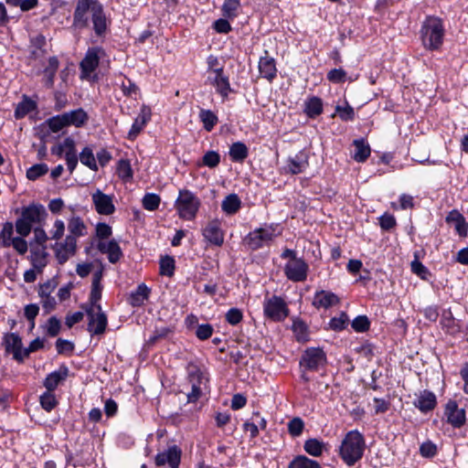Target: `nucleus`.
<instances>
[{
  "label": "nucleus",
  "instance_id": "1",
  "mask_svg": "<svg viewBox=\"0 0 468 468\" xmlns=\"http://www.w3.org/2000/svg\"><path fill=\"white\" fill-rule=\"evenodd\" d=\"M89 13L91 15L95 35L103 37L107 32L108 24L103 5L99 0H77L71 27L77 30L87 28L90 25Z\"/></svg>",
  "mask_w": 468,
  "mask_h": 468
},
{
  "label": "nucleus",
  "instance_id": "2",
  "mask_svg": "<svg viewBox=\"0 0 468 468\" xmlns=\"http://www.w3.org/2000/svg\"><path fill=\"white\" fill-rule=\"evenodd\" d=\"M419 34L425 50L430 52L441 50L446 34L443 19L437 16H426Z\"/></svg>",
  "mask_w": 468,
  "mask_h": 468
},
{
  "label": "nucleus",
  "instance_id": "3",
  "mask_svg": "<svg viewBox=\"0 0 468 468\" xmlns=\"http://www.w3.org/2000/svg\"><path fill=\"white\" fill-rule=\"evenodd\" d=\"M366 450V440L358 430H352L346 433L338 449V456L343 463L352 467L358 463Z\"/></svg>",
  "mask_w": 468,
  "mask_h": 468
},
{
  "label": "nucleus",
  "instance_id": "4",
  "mask_svg": "<svg viewBox=\"0 0 468 468\" xmlns=\"http://www.w3.org/2000/svg\"><path fill=\"white\" fill-rule=\"evenodd\" d=\"M47 217L48 212L40 203L33 202L28 206L22 207L20 217L15 223L16 233L22 237H27L33 229V225H42Z\"/></svg>",
  "mask_w": 468,
  "mask_h": 468
},
{
  "label": "nucleus",
  "instance_id": "5",
  "mask_svg": "<svg viewBox=\"0 0 468 468\" xmlns=\"http://www.w3.org/2000/svg\"><path fill=\"white\" fill-rule=\"evenodd\" d=\"M282 233V228L279 223H265L264 227L250 231L244 237L243 243L249 250L255 251L264 246H270Z\"/></svg>",
  "mask_w": 468,
  "mask_h": 468
},
{
  "label": "nucleus",
  "instance_id": "6",
  "mask_svg": "<svg viewBox=\"0 0 468 468\" xmlns=\"http://www.w3.org/2000/svg\"><path fill=\"white\" fill-rule=\"evenodd\" d=\"M201 206L200 199L188 189H180L175 201L178 217L184 220H194Z\"/></svg>",
  "mask_w": 468,
  "mask_h": 468
},
{
  "label": "nucleus",
  "instance_id": "7",
  "mask_svg": "<svg viewBox=\"0 0 468 468\" xmlns=\"http://www.w3.org/2000/svg\"><path fill=\"white\" fill-rule=\"evenodd\" d=\"M327 356L322 347H307L299 359V368L311 372L325 371Z\"/></svg>",
  "mask_w": 468,
  "mask_h": 468
},
{
  "label": "nucleus",
  "instance_id": "8",
  "mask_svg": "<svg viewBox=\"0 0 468 468\" xmlns=\"http://www.w3.org/2000/svg\"><path fill=\"white\" fill-rule=\"evenodd\" d=\"M290 310L283 298L278 295L265 297L263 302V314L270 321L280 323L289 316Z\"/></svg>",
  "mask_w": 468,
  "mask_h": 468
},
{
  "label": "nucleus",
  "instance_id": "9",
  "mask_svg": "<svg viewBox=\"0 0 468 468\" xmlns=\"http://www.w3.org/2000/svg\"><path fill=\"white\" fill-rule=\"evenodd\" d=\"M106 55L102 47H91L86 51L83 59L80 63V79L88 80L90 74L99 67L101 57Z\"/></svg>",
  "mask_w": 468,
  "mask_h": 468
},
{
  "label": "nucleus",
  "instance_id": "10",
  "mask_svg": "<svg viewBox=\"0 0 468 468\" xmlns=\"http://www.w3.org/2000/svg\"><path fill=\"white\" fill-rule=\"evenodd\" d=\"M204 240L208 246L222 247L225 240V230L218 218L209 220L201 229Z\"/></svg>",
  "mask_w": 468,
  "mask_h": 468
},
{
  "label": "nucleus",
  "instance_id": "11",
  "mask_svg": "<svg viewBox=\"0 0 468 468\" xmlns=\"http://www.w3.org/2000/svg\"><path fill=\"white\" fill-rule=\"evenodd\" d=\"M285 277L292 282H305L308 276L309 265L303 258L287 261L283 268Z\"/></svg>",
  "mask_w": 468,
  "mask_h": 468
},
{
  "label": "nucleus",
  "instance_id": "12",
  "mask_svg": "<svg viewBox=\"0 0 468 468\" xmlns=\"http://www.w3.org/2000/svg\"><path fill=\"white\" fill-rule=\"evenodd\" d=\"M68 230L64 246L69 247L71 251L77 248V239L87 234V226L80 216H72L68 220Z\"/></svg>",
  "mask_w": 468,
  "mask_h": 468
},
{
  "label": "nucleus",
  "instance_id": "13",
  "mask_svg": "<svg viewBox=\"0 0 468 468\" xmlns=\"http://www.w3.org/2000/svg\"><path fill=\"white\" fill-rule=\"evenodd\" d=\"M182 451L180 447L174 444L164 452H160L154 458L156 466L168 465L169 468H178L181 463Z\"/></svg>",
  "mask_w": 468,
  "mask_h": 468
},
{
  "label": "nucleus",
  "instance_id": "14",
  "mask_svg": "<svg viewBox=\"0 0 468 468\" xmlns=\"http://www.w3.org/2000/svg\"><path fill=\"white\" fill-rule=\"evenodd\" d=\"M85 313L88 316L87 331L90 335H103L108 326L106 314H95L92 307H85Z\"/></svg>",
  "mask_w": 468,
  "mask_h": 468
},
{
  "label": "nucleus",
  "instance_id": "15",
  "mask_svg": "<svg viewBox=\"0 0 468 468\" xmlns=\"http://www.w3.org/2000/svg\"><path fill=\"white\" fill-rule=\"evenodd\" d=\"M92 203L96 212L100 215L110 216L115 212L112 196L107 195L97 189L91 195Z\"/></svg>",
  "mask_w": 468,
  "mask_h": 468
},
{
  "label": "nucleus",
  "instance_id": "16",
  "mask_svg": "<svg viewBox=\"0 0 468 468\" xmlns=\"http://www.w3.org/2000/svg\"><path fill=\"white\" fill-rule=\"evenodd\" d=\"M152 110L149 106L144 104L140 109V112L134 119L130 131L127 134V139L133 142L138 135L142 133L147 123L151 121Z\"/></svg>",
  "mask_w": 468,
  "mask_h": 468
},
{
  "label": "nucleus",
  "instance_id": "17",
  "mask_svg": "<svg viewBox=\"0 0 468 468\" xmlns=\"http://www.w3.org/2000/svg\"><path fill=\"white\" fill-rule=\"evenodd\" d=\"M444 415L447 418V422L453 428H461L465 424L466 411L464 409H460L453 399H449L446 403Z\"/></svg>",
  "mask_w": 468,
  "mask_h": 468
},
{
  "label": "nucleus",
  "instance_id": "18",
  "mask_svg": "<svg viewBox=\"0 0 468 468\" xmlns=\"http://www.w3.org/2000/svg\"><path fill=\"white\" fill-rule=\"evenodd\" d=\"M308 167V154L304 151H300L295 156L288 157L283 170L285 175L294 176L303 173Z\"/></svg>",
  "mask_w": 468,
  "mask_h": 468
},
{
  "label": "nucleus",
  "instance_id": "19",
  "mask_svg": "<svg viewBox=\"0 0 468 468\" xmlns=\"http://www.w3.org/2000/svg\"><path fill=\"white\" fill-rule=\"evenodd\" d=\"M258 69L261 76L269 82H272L277 77L278 69L276 60L270 56V52L267 49H265L263 55L260 57Z\"/></svg>",
  "mask_w": 468,
  "mask_h": 468
},
{
  "label": "nucleus",
  "instance_id": "20",
  "mask_svg": "<svg viewBox=\"0 0 468 468\" xmlns=\"http://www.w3.org/2000/svg\"><path fill=\"white\" fill-rule=\"evenodd\" d=\"M340 303L339 296L326 290H318L314 292V298L312 301V305L317 309H329L333 306H336Z\"/></svg>",
  "mask_w": 468,
  "mask_h": 468
},
{
  "label": "nucleus",
  "instance_id": "21",
  "mask_svg": "<svg viewBox=\"0 0 468 468\" xmlns=\"http://www.w3.org/2000/svg\"><path fill=\"white\" fill-rule=\"evenodd\" d=\"M30 245V255L27 257L32 267L41 274L48 265V253L47 251V246H36L33 242Z\"/></svg>",
  "mask_w": 468,
  "mask_h": 468
},
{
  "label": "nucleus",
  "instance_id": "22",
  "mask_svg": "<svg viewBox=\"0 0 468 468\" xmlns=\"http://www.w3.org/2000/svg\"><path fill=\"white\" fill-rule=\"evenodd\" d=\"M437 404L438 401L436 395L429 389L420 391L413 400L414 407L423 414L432 411L436 408Z\"/></svg>",
  "mask_w": 468,
  "mask_h": 468
},
{
  "label": "nucleus",
  "instance_id": "23",
  "mask_svg": "<svg viewBox=\"0 0 468 468\" xmlns=\"http://www.w3.org/2000/svg\"><path fill=\"white\" fill-rule=\"evenodd\" d=\"M69 373V367L65 364H61L58 370L47 375L43 381V386L47 390L54 392L58 385L67 379Z\"/></svg>",
  "mask_w": 468,
  "mask_h": 468
},
{
  "label": "nucleus",
  "instance_id": "24",
  "mask_svg": "<svg viewBox=\"0 0 468 468\" xmlns=\"http://www.w3.org/2000/svg\"><path fill=\"white\" fill-rule=\"evenodd\" d=\"M3 344L5 346V352L13 354V358L22 363V357L20 356V349H22V338L17 333H6L3 337Z\"/></svg>",
  "mask_w": 468,
  "mask_h": 468
},
{
  "label": "nucleus",
  "instance_id": "25",
  "mask_svg": "<svg viewBox=\"0 0 468 468\" xmlns=\"http://www.w3.org/2000/svg\"><path fill=\"white\" fill-rule=\"evenodd\" d=\"M186 380L190 385L202 386L208 381L197 362L189 361L186 366Z\"/></svg>",
  "mask_w": 468,
  "mask_h": 468
},
{
  "label": "nucleus",
  "instance_id": "26",
  "mask_svg": "<svg viewBox=\"0 0 468 468\" xmlns=\"http://www.w3.org/2000/svg\"><path fill=\"white\" fill-rule=\"evenodd\" d=\"M210 83L215 87L217 93H218L223 100L227 99L233 90L230 87L229 76L224 73L221 69H217V74L213 79H210Z\"/></svg>",
  "mask_w": 468,
  "mask_h": 468
},
{
  "label": "nucleus",
  "instance_id": "27",
  "mask_svg": "<svg viewBox=\"0 0 468 468\" xmlns=\"http://www.w3.org/2000/svg\"><path fill=\"white\" fill-rule=\"evenodd\" d=\"M97 249L101 253L107 254L109 261L112 264L117 263L123 256L122 250L115 239H111L107 244L100 241Z\"/></svg>",
  "mask_w": 468,
  "mask_h": 468
},
{
  "label": "nucleus",
  "instance_id": "28",
  "mask_svg": "<svg viewBox=\"0 0 468 468\" xmlns=\"http://www.w3.org/2000/svg\"><path fill=\"white\" fill-rule=\"evenodd\" d=\"M445 221L447 224H454V229L457 234L461 238H466L468 235V223L463 217L457 209H452L450 211L446 218Z\"/></svg>",
  "mask_w": 468,
  "mask_h": 468
},
{
  "label": "nucleus",
  "instance_id": "29",
  "mask_svg": "<svg viewBox=\"0 0 468 468\" xmlns=\"http://www.w3.org/2000/svg\"><path fill=\"white\" fill-rule=\"evenodd\" d=\"M151 289L145 283H140L136 289L129 294L128 303L133 307H141L148 301Z\"/></svg>",
  "mask_w": 468,
  "mask_h": 468
},
{
  "label": "nucleus",
  "instance_id": "30",
  "mask_svg": "<svg viewBox=\"0 0 468 468\" xmlns=\"http://www.w3.org/2000/svg\"><path fill=\"white\" fill-rule=\"evenodd\" d=\"M37 111V102L29 96L24 94L21 101L16 104L14 111L16 120H22L27 114Z\"/></svg>",
  "mask_w": 468,
  "mask_h": 468
},
{
  "label": "nucleus",
  "instance_id": "31",
  "mask_svg": "<svg viewBox=\"0 0 468 468\" xmlns=\"http://www.w3.org/2000/svg\"><path fill=\"white\" fill-rule=\"evenodd\" d=\"M441 324L445 333L450 335L455 336L462 332L460 322L454 318L451 309L443 310Z\"/></svg>",
  "mask_w": 468,
  "mask_h": 468
},
{
  "label": "nucleus",
  "instance_id": "32",
  "mask_svg": "<svg viewBox=\"0 0 468 468\" xmlns=\"http://www.w3.org/2000/svg\"><path fill=\"white\" fill-rule=\"evenodd\" d=\"M63 113L68 127L75 126L76 128H81L89 121V115L83 108H78Z\"/></svg>",
  "mask_w": 468,
  "mask_h": 468
},
{
  "label": "nucleus",
  "instance_id": "33",
  "mask_svg": "<svg viewBox=\"0 0 468 468\" xmlns=\"http://www.w3.org/2000/svg\"><path fill=\"white\" fill-rule=\"evenodd\" d=\"M324 112L323 100L318 96H310L304 101L303 112L309 119H316Z\"/></svg>",
  "mask_w": 468,
  "mask_h": 468
},
{
  "label": "nucleus",
  "instance_id": "34",
  "mask_svg": "<svg viewBox=\"0 0 468 468\" xmlns=\"http://www.w3.org/2000/svg\"><path fill=\"white\" fill-rule=\"evenodd\" d=\"M294 338L298 343L310 341V329L308 324L300 317H294L291 327Z\"/></svg>",
  "mask_w": 468,
  "mask_h": 468
},
{
  "label": "nucleus",
  "instance_id": "35",
  "mask_svg": "<svg viewBox=\"0 0 468 468\" xmlns=\"http://www.w3.org/2000/svg\"><path fill=\"white\" fill-rule=\"evenodd\" d=\"M48 66L43 70L42 82L47 89L54 87L56 73L59 67V61L56 56L48 58Z\"/></svg>",
  "mask_w": 468,
  "mask_h": 468
},
{
  "label": "nucleus",
  "instance_id": "36",
  "mask_svg": "<svg viewBox=\"0 0 468 468\" xmlns=\"http://www.w3.org/2000/svg\"><path fill=\"white\" fill-rule=\"evenodd\" d=\"M229 155L233 163L243 164L249 156V148L243 142H234L229 146Z\"/></svg>",
  "mask_w": 468,
  "mask_h": 468
},
{
  "label": "nucleus",
  "instance_id": "37",
  "mask_svg": "<svg viewBox=\"0 0 468 468\" xmlns=\"http://www.w3.org/2000/svg\"><path fill=\"white\" fill-rule=\"evenodd\" d=\"M353 145L355 146L353 159L357 163H365L371 154L369 144L364 138H360L354 140Z\"/></svg>",
  "mask_w": 468,
  "mask_h": 468
},
{
  "label": "nucleus",
  "instance_id": "38",
  "mask_svg": "<svg viewBox=\"0 0 468 468\" xmlns=\"http://www.w3.org/2000/svg\"><path fill=\"white\" fill-rule=\"evenodd\" d=\"M420 251L414 252V260L410 263V270L413 274L423 281H429L432 277L431 271L420 261Z\"/></svg>",
  "mask_w": 468,
  "mask_h": 468
},
{
  "label": "nucleus",
  "instance_id": "39",
  "mask_svg": "<svg viewBox=\"0 0 468 468\" xmlns=\"http://www.w3.org/2000/svg\"><path fill=\"white\" fill-rule=\"evenodd\" d=\"M241 207V200L235 193L228 195L221 203V209L227 215L236 214Z\"/></svg>",
  "mask_w": 468,
  "mask_h": 468
},
{
  "label": "nucleus",
  "instance_id": "40",
  "mask_svg": "<svg viewBox=\"0 0 468 468\" xmlns=\"http://www.w3.org/2000/svg\"><path fill=\"white\" fill-rule=\"evenodd\" d=\"M303 450L313 457H320L325 450V444L316 438H310L304 441Z\"/></svg>",
  "mask_w": 468,
  "mask_h": 468
},
{
  "label": "nucleus",
  "instance_id": "41",
  "mask_svg": "<svg viewBox=\"0 0 468 468\" xmlns=\"http://www.w3.org/2000/svg\"><path fill=\"white\" fill-rule=\"evenodd\" d=\"M287 468H323L319 462L305 455H296L288 464Z\"/></svg>",
  "mask_w": 468,
  "mask_h": 468
},
{
  "label": "nucleus",
  "instance_id": "42",
  "mask_svg": "<svg viewBox=\"0 0 468 468\" xmlns=\"http://www.w3.org/2000/svg\"><path fill=\"white\" fill-rule=\"evenodd\" d=\"M198 117L207 132H211L218 122L217 114L208 109H201Z\"/></svg>",
  "mask_w": 468,
  "mask_h": 468
},
{
  "label": "nucleus",
  "instance_id": "43",
  "mask_svg": "<svg viewBox=\"0 0 468 468\" xmlns=\"http://www.w3.org/2000/svg\"><path fill=\"white\" fill-rule=\"evenodd\" d=\"M240 6V0H224L221 14L226 18L234 19L238 16Z\"/></svg>",
  "mask_w": 468,
  "mask_h": 468
},
{
  "label": "nucleus",
  "instance_id": "44",
  "mask_svg": "<svg viewBox=\"0 0 468 468\" xmlns=\"http://www.w3.org/2000/svg\"><path fill=\"white\" fill-rule=\"evenodd\" d=\"M116 174L124 182H129L133 177V171L128 159H120L116 165Z\"/></svg>",
  "mask_w": 468,
  "mask_h": 468
},
{
  "label": "nucleus",
  "instance_id": "45",
  "mask_svg": "<svg viewBox=\"0 0 468 468\" xmlns=\"http://www.w3.org/2000/svg\"><path fill=\"white\" fill-rule=\"evenodd\" d=\"M176 261L174 257L165 255L161 257L159 261V274L162 276L172 277L175 274Z\"/></svg>",
  "mask_w": 468,
  "mask_h": 468
},
{
  "label": "nucleus",
  "instance_id": "46",
  "mask_svg": "<svg viewBox=\"0 0 468 468\" xmlns=\"http://www.w3.org/2000/svg\"><path fill=\"white\" fill-rule=\"evenodd\" d=\"M65 241L61 243H56L53 246V249L55 250V257L58 262V264L63 265L68 261L70 256H73L76 254L77 248L73 251L70 250L69 247L64 246Z\"/></svg>",
  "mask_w": 468,
  "mask_h": 468
},
{
  "label": "nucleus",
  "instance_id": "47",
  "mask_svg": "<svg viewBox=\"0 0 468 468\" xmlns=\"http://www.w3.org/2000/svg\"><path fill=\"white\" fill-rule=\"evenodd\" d=\"M80 163L92 171H98V165L92 149L85 146L79 154Z\"/></svg>",
  "mask_w": 468,
  "mask_h": 468
},
{
  "label": "nucleus",
  "instance_id": "48",
  "mask_svg": "<svg viewBox=\"0 0 468 468\" xmlns=\"http://www.w3.org/2000/svg\"><path fill=\"white\" fill-rule=\"evenodd\" d=\"M45 125H47L52 133H58L63 128L68 127L64 113L47 119L45 122L41 124V126Z\"/></svg>",
  "mask_w": 468,
  "mask_h": 468
},
{
  "label": "nucleus",
  "instance_id": "49",
  "mask_svg": "<svg viewBox=\"0 0 468 468\" xmlns=\"http://www.w3.org/2000/svg\"><path fill=\"white\" fill-rule=\"evenodd\" d=\"M67 146H69V151L65 153V161L67 165V168L70 174L74 172L78 165L79 156L77 153L76 145L72 146L69 142H67Z\"/></svg>",
  "mask_w": 468,
  "mask_h": 468
},
{
  "label": "nucleus",
  "instance_id": "50",
  "mask_svg": "<svg viewBox=\"0 0 468 468\" xmlns=\"http://www.w3.org/2000/svg\"><path fill=\"white\" fill-rule=\"evenodd\" d=\"M39 402L43 410L47 412L53 410L58 404L53 391L46 390L39 398Z\"/></svg>",
  "mask_w": 468,
  "mask_h": 468
},
{
  "label": "nucleus",
  "instance_id": "51",
  "mask_svg": "<svg viewBox=\"0 0 468 468\" xmlns=\"http://www.w3.org/2000/svg\"><path fill=\"white\" fill-rule=\"evenodd\" d=\"M14 224L10 221L4 223L0 232V245L3 248H9V243L14 239Z\"/></svg>",
  "mask_w": 468,
  "mask_h": 468
},
{
  "label": "nucleus",
  "instance_id": "52",
  "mask_svg": "<svg viewBox=\"0 0 468 468\" xmlns=\"http://www.w3.org/2000/svg\"><path fill=\"white\" fill-rule=\"evenodd\" d=\"M160 203V196L154 193H146L142 199L143 207L148 211L157 210Z\"/></svg>",
  "mask_w": 468,
  "mask_h": 468
},
{
  "label": "nucleus",
  "instance_id": "53",
  "mask_svg": "<svg viewBox=\"0 0 468 468\" xmlns=\"http://www.w3.org/2000/svg\"><path fill=\"white\" fill-rule=\"evenodd\" d=\"M48 172V166L45 163L36 164L27 170V178L35 181Z\"/></svg>",
  "mask_w": 468,
  "mask_h": 468
},
{
  "label": "nucleus",
  "instance_id": "54",
  "mask_svg": "<svg viewBox=\"0 0 468 468\" xmlns=\"http://www.w3.org/2000/svg\"><path fill=\"white\" fill-rule=\"evenodd\" d=\"M348 315L346 312H341L339 316L332 317L329 321V328L335 332L345 330L348 324Z\"/></svg>",
  "mask_w": 468,
  "mask_h": 468
},
{
  "label": "nucleus",
  "instance_id": "55",
  "mask_svg": "<svg viewBox=\"0 0 468 468\" xmlns=\"http://www.w3.org/2000/svg\"><path fill=\"white\" fill-rule=\"evenodd\" d=\"M335 111L343 122H353L356 119L355 110L347 101L346 106L336 105Z\"/></svg>",
  "mask_w": 468,
  "mask_h": 468
},
{
  "label": "nucleus",
  "instance_id": "56",
  "mask_svg": "<svg viewBox=\"0 0 468 468\" xmlns=\"http://www.w3.org/2000/svg\"><path fill=\"white\" fill-rule=\"evenodd\" d=\"M221 156L218 152L209 150L206 152L202 157L201 165L210 169L216 168L220 163Z\"/></svg>",
  "mask_w": 468,
  "mask_h": 468
},
{
  "label": "nucleus",
  "instance_id": "57",
  "mask_svg": "<svg viewBox=\"0 0 468 468\" xmlns=\"http://www.w3.org/2000/svg\"><path fill=\"white\" fill-rule=\"evenodd\" d=\"M61 330V322L60 320L53 315L49 317L45 325L46 335L49 337L57 336Z\"/></svg>",
  "mask_w": 468,
  "mask_h": 468
},
{
  "label": "nucleus",
  "instance_id": "58",
  "mask_svg": "<svg viewBox=\"0 0 468 468\" xmlns=\"http://www.w3.org/2000/svg\"><path fill=\"white\" fill-rule=\"evenodd\" d=\"M370 320L367 315H358L352 322L351 326L355 332L365 333L370 328Z\"/></svg>",
  "mask_w": 468,
  "mask_h": 468
},
{
  "label": "nucleus",
  "instance_id": "59",
  "mask_svg": "<svg viewBox=\"0 0 468 468\" xmlns=\"http://www.w3.org/2000/svg\"><path fill=\"white\" fill-rule=\"evenodd\" d=\"M288 432L292 437L300 436L304 429V422L300 417H294L288 422Z\"/></svg>",
  "mask_w": 468,
  "mask_h": 468
},
{
  "label": "nucleus",
  "instance_id": "60",
  "mask_svg": "<svg viewBox=\"0 0 468 468\" xmlns=\"http://www.w3.org/2000/svg\"><path fill=\"white\" fill-rule=\"evenodd\" d=\"M374 349H375L374 344L369 342L368 340H366L360 346H356L354 351L356 354L361 355L367 360H371L372 357L374 356Z\"/></svg>",
  "mask_w": 468,
  "mask_h": 468
},
{
  "label": "nucleus",
  "instance_id": "61",
  "mask_svg": "<svg viewBox=\"0 0 468 468\" xmlns=\"http://www.w3.org/2000/svg\"><path fill=\"white\" fill-rule=\"evenodd\" d=\"M378 222L381 229L384 231H389L397 226L396 218L388 212H385L380 216L378 218Z\"/></svg>",
  "mask_w": 468,
  "mask_h": 468
},
{
  "label": "nucleus",
  "instance_id": "62",
  "mask_svg": "<svg viewBox=\"0 0 468 468\" xmlns=\"http://www.w3.org/2000/svg\"><path fill=\"white\" fill-rule=\"evenodd\" d=\"M55 346L58 355H71L75 348V345L71 341L62 338L57 339Z\"/></svg>",
  "mask_w": 468,
  "mask_h": 468
},
{
  "label": "nucleus",
  "instance_id": "63",
  "mask_svg": "<svg viewBox=\"0 0 468 468\" xmlns=\"http://www.w3.org/2000/svg\"><path fill=\"white\" fill-rule=\"evenodd\" d=\"M243 319V313L240 309L232 307L225 314V320L230 325L239 324Z\"/></svg>",
  "mask_w": 468,
  "mask_h": 468
},
{
  "label": "nucleus",
  "instance_id": "64",
  "mask_svg": "<svg viewBox=\"0 0 468 468\" xmlns=\"http://www.w3.org/2000/svg\"><path fill=\"white\" fill-rule=\"evenodd\" d=\"M327 80L335 84L344 83L346 80V71L342 68L333 69L326 75Z\"/></svg>",
  "mask_w": 468,
  "mask_h": 468
}]
</instances>
